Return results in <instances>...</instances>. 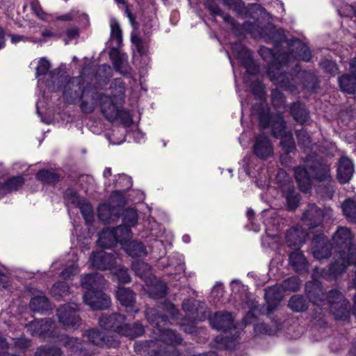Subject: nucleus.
Listing matches in <instances>:
<instances>
[{"label":"nucleus","mask_w":356,"mask_h":356,"mask_svg":"<svg viewBox=\"0 0 356 356\" xmlns=\"http://www.w3.org/2000/svg\"><path fill=\"white\" fill-rule=\"evenodd\" d=\"M339 12L346 17H356V8L351 5H346Z\"/></svg>","instance_id":"nucleus-55"},{"label":"nucleus","mask_w":356,"mask_h":356,"mask_svg":"<svg viewBox=\"0 0 356 356\" xmlns=\"http://www.w3.org/2000/svg\"><path fill=\"white\" fill-rule=\"evenodd\" d=\"M64 95L70 102H74L80 99L81 101L80 106L85 113H92L97 106V99H100L95 90L92 88L81 89V86L78 83H74V81H70L64 90Z\"/></svg>","instance_id":"nucleus-3"},{"label":"nucleus","mask_w":356,"mask_h":356,"mask_svg":"<svg viewBox=\"0 0 356 356\" xmlns=\"http://www.w3.org/2000/svg\"><path fill=\"white\" fill-rule=\"evenodd\" d=\"M223 4L227 6L233 10L241 13L243 7V3L241 0H220Z\"/></svg>","instance_id":"nucleus-50"},{"label":"nucleus","mask_w":356,"mask_h":356,"mask_svg":"<svg viewBox=\"0 0 356 356\" xmlns=\"http://www.w3.org/2000/svg\"><path fill=\"white\" fill-rule=\"evenodd\" d=\"M30 308L33 312H42L50 309V304L48 299L40 294L31 298Z\"/></svg>","instance_id":"nucleus-25"},{"label":"nucleus","mask_w":356,"mask_h":356,"mask_svg":"<svg viewBox=\"0 0 356 356\" xmlns=\"http://www.w3.org/2000/svg\"><path fill=\"white\" fill-rule=\"evenodd\" d=\"M30 341L26 338H19L15 341V346L19 348H26L29 346Z\"/></svg>","instance_id":"nucleus-60"},{"label":"nucleus","mask_w":356,"mask_h":356,"mask_svg":"<svg viewBox=\"0 0 356 356\" xmlns=\"http://www.w3.org/2000/svg\"><path fill=\"white\" fill-rule=\"evenodd\" d=\"M259 124L262 127H266L270 124L271 118L268 113H261L259 116Z\"/></svg>","instance_id":"nucleus-58"},{"label":"nucleus","mask_w":356,"mask_h":356,"mask_svg":"<svg viewBox=\"0 0 356 356\" xmlns=\"http://www.w3.org/2000/svg\"><path fill=\"white\" fill-rule=\"evenodd\" d=\"M332 245L324 235L316 236L312 241L311 252L317 260L328 258L331 254Z\"/></svg>","instance_id":"nucleus-13"},{"label":"nucleus","mask_w":356,"mask_h":356,"mask_svg":"<svg viewBox=\"0 0 356 356\" xmlns=\"http://www.w3.org/2000/svg\"><path fill=\"white\" fill-rule=\"evenodd\" d=\"M131 40L136 46L138 53L141 56H146L148 52L147 42L143 40L137 33H132L131 35Z\"/></svg>","instance_id":"nucleus-32"},{"label":"nucleus","mask_w":356,"mask_h":356,"mask_svg":"<svg viewBox=\"0 0 356 356\" xmlns=\"http://www.w3.org/2000/svg\"><path fill=\"white\" fill-rule=\"evenodd\" d=\"M100 106L102 113L109 121H113L118 118H121L124 115L126 118L125 123L129 124L131 121L129 114L125 111H120L108 96L101 95Z\"/></svg>","instance_id":"nucleus-11"},{"label":"nucleus","mask_w":356,"mask_h":356,"mask_svg":"<svg viewBox=\"0 0 356 356\" xmlns=\"http://www.w3.org/2000/svg\"><path fill=\"white\" fill-rule=\"evenodd\" d=\"M291 113L294 120L300 124H304L308 120V112L300 103L293 104L291 107Z\"/></svg>","instance_id":"nucleus-27"},{"label":"nucleus","mask_w":356,"mask_h":356,"mask_svg":"<svg viewBox=\"0 0 356 356\" xmlns=\"http://www.w3.org/2000/svg\"><path fill=\"white\" fill-rule=\"evenodd\" d=\"M50 68V63L49 60H47L45 58H41L39 62L38 65L36 67V75L40 76V75H44L47 73Z\"/></svg>","instance_id":"nucleus-49"},{"label":"nucleus","mask_w":356,"mask_h":356,"mask_svg":"<svg viewBox=\"0 0 356 356\" xmlns=\"http://www.w3.org/2000/svg\"><path fill=\"white\" fill-rule=\"evenodd\" d=\"M232 316L228 312H217L210 319L211 326L216 330H227L232 325Z\"/></svg>","instance_id":"nucleus-20"},{"label":"nucleus","mask_w":356,"mask_h":356,"mask_svg":"<svg viewBox=\"0 0 356 356\" xmlns=\"http://www.w3.org/2000/svg\"><path fill=\"white\" fill-rule=\"evenodd\" d=\"M283 286H273L268 287L265 291V298L268 302L280 301L282 299Z\"/></svg>","instance_id":"nucleus-34"},{"label":"nucleus","mask_w":356,"mask_h":356,"mask_svg":"<svg viewBox=\"0 0 356 356\" xmlns=\"http://www.w3.org/2000/svg\"><path fill=\"white\" fill-rule=\"evenodd\" d=\"M183 309L186 313L194 314L197 309L195 307V300H186L183 302L182 305Z\"/></svg>","instance_id":"nucleus-56"},{"label":"nucleus","mask_w":356,"mask_h":356,"mask_svg":"<svg viewBox=\"0 0 356 356\" xmlns=\"http://www.w3.org/2000/svg\"><path fill=\"white\" fill-rule=\"evenodd\" d=\"M339 83L342 91L354 94L356 92V77L351 75H344L339 79Z\"/></svg>","instance_id":"nucleus-26"},{"label":"nucleus","mask_w":356,"mask_h":356,"mask_svg":"<svg viewBox=\"0 0 356 356\" xmlns=\"http://www.w3.org/2000/svg\"><path fill=\"white\" fill-rule=\"evenodd\" d=\"M290 264L293 269L298 273H304L307 270L308 264L303 254L299 251H295L289 255Z\"/></svg>","instance_id":"nucleus-23"},{"label":"nucleus","mask_w":356,"mask_h":356,"mask_svg":"<svg viewBox=\"0 0 356 356\" xmlns=\"http://www.w3.org/2000/svg\"><path fill=\"white\" fill-rule=\"evenodd\" d=\"M354 166L352 161L346 157H341L339 161L337 179L341 184L348 183L353 177Z\"/></svg>","instance_id":"nucleus-17"},{"label":"nucleus","mask_w":356,"mask_h":356,"mask_svg":"<svg viewBox=\"0 0 356 356\" xmlns=\"http://www.w3.org/2000/svg\"><path fill=\"white\" fill-rule=\"evenodd\" d=\"M111 58L113 60V65L115 69L120 71L121 73H124L126 70H124V65L127 63V59L124 58V55H121L119 52L115 54H111Z\"/></svg>","instance_id":"nucleus-43"},{"label":"nucleus","mask_w":356,"mask_h":356,"mask_svg":"<svg viewBox=\"0 0 356 356\" xmlns=\"http://www.w3.org/2000/svg\"><path fill=\"white\" fill-rule=\"evenodd\" d=\"M115 199H116L118 200V206H122L124 204V198L120 193L115 192V193H113V195L111 196L112 203H114Z\"/></svg>","instance_id":"nucleus-62"},{"label":"nucleus","mask_w":356,"mask_h":356,"mask_svg":"<svg viewBox=\"0 0 356 356\" xmlns=\"http://www.w3.org/2000/svg\"><path fill=\"white\" fill-rule=\"evenodd\" d=\"M294 48L296 51L293 49V52L291 54L290 56L305 61H309L310 60L312 57L311 52L306 45L298 41L294 43Z\"/></svg>","instance_id":"nucleus-28"},{"label":"nucleus","mask_w":356,"mask_h":356,"mask_svg":"<svg viewBox=\"0 0 356 356\" xmlns=\"http://www.w3.org/2000/svg\"><path fill=\"white\" fill-rule=\"evenodd\" d=\"M307 233L302 228H291L286 234V243L289 247L298 248L305 241Z\"/></svg>","instance_id":"nucleus-19"},{"label":"nucleus","mask_w":356,"mask_h":356,"mask_svg":"<svg viewBox=\"0 0 356 356\" xmlns=\"http://www.w3.org/2000/svg\"><path fill=\"white\" fill-rule=\"evenodd\" d=\"M148 291L154 298L163 297L167 293V286L163 282L156 281L154 286L148 289Z\"/></svg>","instance_id":"nucleus-40"},{"label":"nucleus","mask_w":356,"mask_h":356,"mask_svg":"<svg viewBox=\"0 0 356 356\" xmlns=\"http://www.w3.org/2000/svg\"><path fill=\"white\" fill-rule=\"evenodd\" d=\"M332 216V210L330 207L321 209L315 204H309L303 213L302 220L305 226L311 229L320 225L324 220H329Z\"/></svg>","instance_id":"nucleus-5"},{"label":"nucleus","mask_w":356,"mask_h":356,"mask_svg":"<svg viewBox=\"0 0 356 356\" xmlns=\"http://www.w3.org/2000/svg\"><path fill=\"white\" fill-rule=\"evenodd\" d=\"M89 261L93 268L105 270H110L115 266L116 257L111 253H108L104 250H99L92 252Z\"/></svg>","instance_id":"nucleus-12"},{"label":"nucleus","mask_w":356,"mask_h":356,"mask_svg":"<svg viewBox=\"0 0 356 356\" xmlns=\"http://www.w3.org/2000/svg\"><path fill=\"white\" fill-rule=\"evenodd\" d=\"M130 240L131 238L122 244L123 248L129 255L132 257H138L146 254L145 248L141 243L130 241Z\"/></svg>","instance_id":"nucleus-24"},{"label":"nucleus","mask_w":356,"mask_h":356,"mask_svg":"<svg viewBox=\"0 0 356 356\" xmlns=\"http://www.w3.org/2000/svg\"><path fill=\"white\" fill-rule=\"evenodd\" d=\"M36 178L45 184H55L60 178L59 175L54 170H42L36 175Z\"/></svg>","instance_id":"nucleus-30"},{"label":"nucleus","mask_w":356,"mask_h":356,"mask_svg":"<svg viewBox=\"0 0 356 356\" xmlns=\"http://www.w3.org/2000/svg\"><path fill=\"white\" fill-rule=\"evenodd\" d=\"M300 284L299 279L296 277H292L285 280L282 286L284 290L297 291Z\"/></svg>","instance_id":"nucleus-47"},{"label":"nucleus","mask_w":356,"mask_h":356,"mask_svg":"<svg viewBox=\"0 0 356 356\" xmlns=\"http://www.w3.org/2000/svg\"><path fill=\"white\" fill-rule=\"evenodd\" d=\"M132 269L136 274L143 279L151 280L152 273L150 266L141 261H136L132 264Z\"/></svg>","instance_id":"nucleus-31"},{"label":"nucleus","mask_w":356,"mask_h":356,"mask_svg":"<svg viewBox=\"0 0 356 356\" xmlns=\"http://www.w3.org/2000/svg\"><path fill=\"white\" fill-rule=\"evenodd\" d=\"M111 38L115 40L118 45L120 46L122 43V30L118 22L115 19L111 21Z\"/></svg>","instance_id":"nucleus-41"},{"label":"nucleus","mask_w":356,"mask_h":356,"mask_svg":"<svg viewBox=\"0 0 356 356\" xmlns=\"http://www.w3.org/2000/svg\"><path fill=\"white\" fill-rule=\"evenodd\" d=\"M131 236L130 229L124 226H118L112 230L108 229L103 230L99 234L97 243L102 248H110L117 242L120 244L125 243L131 238Z\"/></svg>","instance_id":"nucleus-4"},{"label":"nucleus","mask_w":356,"mask_h":356,"mask_svg":"<svg viewBox=\"0 0 356 356\" xmlns=\"http://www.w3.org/2000/svg\"><path fill=\"white\" fill-rule=\"evenodd\" d=\"M57 316L60 323L70 327H77L81 319L77 314V305L74 303L65 305L57 310Z\"/></svg>","instance_id":"nucleus-7"},{"label":"nucleus","mask_w":356,"mask_h":356,"mask_svg":"<svg viewBox=\"0 0 356 356\" xmlns=\"http://www.w3.org/2000/svg\"><path fill=\"white\" fill-rule=\"evenodd\" d=\"M259 54L264 58V60H268L272 57L271 51L266 47H262L259 49Z\"/></svg>","instance_id":"nucleus-64"},{"label":"nucleus","mask_w":356,"mask_h":356,"mask_svg":"<svg viewBox=\"0 0 356 356\" xmlns=\"http://www.w3.org/2000/svg\"><path fill=\"white\" fill-rule=\"evenodd\" d=\"M114 274L116 276L118 280L120 282L127 283L130 282V276L126 268L120 267L116 269Z\"/></svg>","instance_id":"nucleus-52"},{"label":"nucleus","mask_w":356,"mask_h":356,"mask_svg":"<svg viewBox=\"0 0 356 356\" xmlns=\"http://www.w3.org/2000/svg\"><path fill=\"white\" fill-rule=\"evenodd\" d=\"M306 291L309 299L314 304L318 305L326 300L336 319L345 320L348 317V302L339 291L332 290L326 296L322 286L317 282H308Z\"/></svg>","instance_id":"nucleus-1"},{"label":"nucleus","mask_w":356,"mask_h":356,"mask_svg":"<svg viewBox=\"0 0 356 356\" xmlns=\"http://www.w3.org/2000/svg\"><path fill=\"white\" fill-rule=\"evenodd\" d=\"M24 180L22 177H13L0 185V191L4 193L18 190L22 186Z\"/></svg>","instance_id":"nucleus-29"},{"label":"nucleus","mask_w":356,"mask_h":356,"mask_svg":"<svg viewBox=\"0 0 356 356\" xmlns=\"http://www.w3.org/2000/svg\"><path fill=\"white\" fill-rule=\"evenodd\" d=\"M69 286L64 282L55 284L51 288V293L54 296H63L68 293Z\"/></svg>","instance_id":"nucleus-44"},{"label":"nucleus","mask_w":356,"mask_h":356,"mask_svg":"<svg viewBox=\"0 0 356 356\" xmlns=\"http://www.w3.org/2000/svg\"><path fill=\"white\" fill-rule=\"evenodd\" d=\"M84 336L90 343L100 347L115 348L120 344V341L115 336L106 334L96 328L86 330Z\"/></svg>","instance_id":"nucleus-9"},{"label":"nucleus","mask_w":356,"mask_h":356,"mask_svg":"<svg viewBox=\"0 0 356 356\" xmlns=\"http://www.w3.org/2000/svg\"><path fill=\"white\" fill-rule=\"evenodd\" d=\"M80 209L81 213L87 223H90L94 217L93 210L90 204L86 202L85 200H82L81 203L78 204Z\"/></svg>","instance_id":"nucleus-37"},{"label":"nucleus","mask_w":356,"mask_h":356,"mask_svg":"<svg viewBox=\"0 0 356 356\" xmlns=\"http://www.w3.org/2000/svg\"><path fill=\"white\" fill-rule=\"evenodd\" d=\"M342 211L346 218L351 222H356V202L346 200L341 206Z\"/></svg>","instance_id":"nucleus-33"},{"label":"nucleus","mask_w":356,"mask_h":356,"mask_svg":"<svg viewBox=\"0 0 356 356\" xmlns=\"http://www.w3.org/2000/svg\"><path fill=\"white\" fill-rule=\"evenodd\" d=\"M312 177L323 181L330 177V167L322 161H316L313 165L309 164Z\"/></svg>","instance_id":"nucleus-22"},{"label":"nucleus","mask_w":356,"mask_h":356,"mask_svg":"<svg viewBox=\"0 0 356 356\" xmlns=\"http://www.w3.org/2000/svg\"><path fill=\"white\" fill-rule=\"evenodd\" d=\"M284 129L285 122L279 115L277 122L272 125V131L275 137L281 138L280 145L288 154L295 150L296 145L292 134L290 132L286 133Z\"/></svg>","instance_id":"nucleus-8"},{"label":"nucleus","mask_w":356,"mask_h":356,"mask_svg":"<svg viewBox=\"0 0 356 356\" xmlns=\"http://www.w3.org/2000/svg\"><path fill=\"white\" fill-rule=\"evenodd\" d=\"M289 306L295 312H302L307 308L305 300L300 296H293L289 300Z\"/></svg>","instance_id":"nucleus-38"},{"label":"nucleus","mask_w":356,"mask_h":356,"mask_svg":"<svg viewBox=\"0 0 356 356\" xmlns=\"http://www.w3.org/2000/svg\"><path fill=\"white\" fill-rule=\"evenodd\" d=\"M112 211L111 210V205L108 204H102L98 208V216L102 221L107 222L111 216Z\"/></svg>","instance_id":"nucleus-45"},{"label":"nucleus","mask_w":356,"mask_h":356,"mask_svg":"<svg viewBox=\"0 0 356 356\" xmlns=\"http://www.w3.org/2000/svg\"><path fill=\"white\" fill-rule=\"evenodd\" d=\"M61 340L63 341L64 346L71 350L72 353H76L81 350L82 343L79 339L65 336Z\"/></svg>","instance_id":"nucleus-39"},{"label":"nucleus","mask_w":356,"mask_h":356,"mask_svg":"<svg viewBox=\"0 0 356 356\" xmlns=\"http://www.w3.org/2000/svg\"><path fill=\"white\" fill-rule=\"evenodd\" d=\"M106 280L99 273L88 274L81 279V286L86 290L83 295L84 302L93 310L108 309L111 298L102 291Z\"/></svg>","instance_id":"nucleus-2"},{"label":"nucleus","mask_w":356,"mask_h":356,"mask_svg":"<svg viewBox=\"0 0 356 356\" xmlns=\"http://www.w3.org/2000/svg\"><path fill=\"white\" fill-rule=\"evenodd\" d=\"M277 179L280 183V187L284 195L288 208L291 210L295 209L299 202V196L295 192L292 182L284 171L278 172Z\"/></svg>","instance_id":"nucleus-6"},{"label":"nucleus","mask_w":356,"mask_h":356,"mask_svg":"<svg viewBox=\"0 0 356 356\" xmlns=\"http://www.w3.org/2000/svg\"><path fill=\"white\" fill-rule=\"evenodd\" d=\"M271 95L273 104L275 106L280 107L284 103L283 95L278 89L273 90Z\"/></svg>","instance_id":"nucleus-53"},{"label":"nucleus","mask_w":356,"mask_h":356,"mask_svg":"<svg viewBox=\"0 0 356 356\" xmlns=\"http://www.w3.org/2000/svg\"><path fill=\"white\" fill-rule=\"evenodd\" d=\"M209 9L211 11L212 15L221 16L223 18L225 22H229L232 24H234L233 19L230 16H229L227 15H225L217 6L209 5Z\"/></svg>","instance_id":"nucleus-51"},{"label":"nucleus","mask_w":356,"mask_h":356,"mask_svg":"<svg viewBox=\"0 0 356 356\" xmlns=\"http://www.w3.org/2000/svg\"><path fill=\"white\" fill-rule=\"evenodd\" d=\"M41 35L44 38L43 39L35 40L33 42L35 43L45 42L48 38H60V36L50 29H43L41 31Z\"/></svg>","instance_id":"nucleus-54"},{"label":"nucleus","mask_w":356,"mask_h":356,"mask_svg":"<svg viewBox=\"0 0 356 356\" xmlns=\"http://www.w3.org/2000/svg\"><path fill=\"white\" fill-rule=\"evenodd\" d=\"M125 316L120 314L111 315H102L99 318V325L108 330H112L119 334H127L124 328L125 325Z\"/></svg>","instance_id":"nucleus-10"},{"label":"nucleus","mask_w":356,"mask_h":356,"mask_svg":"<svg viewBox=\"0 0 356 356\" xmlns=\"http://www.w3.org/2000/svg\"><path fill=\"white\" fill-rule=\"evenodd\" d=\"M124 328H125L126 333L127 332V334H121V335L131 339L140 337L145 332L144 327L138 323H135L133 325L126 323Z\"/></svg>","instance_id":"nucleus-35"},{"label":"nucleus","mask_w":356,"mask_h":356,"mask_svg":"<svg viewBox=\"0 0 356 356\" xmlns=\"http://www.w3.org/2000/svg\"><path fill=\"white\" fill-rule=\"evenodd\" d=\"M77 266L73 264L72 266L65 268L62 272V276L65 279L70 278L71 275H73L77 273Z\"/></svg>","instance_id":"nucleus-57"},{"label":"nucleus","mask_w":356,"mask_h":356,"mask_svg":"<svg viewBox=\"0 0 356 356\" xmlns=\"http://www.w3.org/2000/svg\"><path fill=\"white\" fill-rule=\"evenodd\" d=\"M296 135L298 145L304 149V151L306 152L312 148V145L310 137L305 130L298 131Z\"/></svg>","instance_id":"nucleus-42"},{"label":"nucleus","mask_w":356,"mask_h":356,"mask_svg":"<svg viewBox=\"0 0 356 356\" xmlns=\"http://www.w3.org/2000/svg\"><path fill=\"white\" fill-rule=\"evenodd\" d=\"M268 76L272 81L280 88L293 92L296 90L293 84L291 83V75L283 73L280 68H275L273 65L268 69Z\"/></svg>","instance_id":"nucleus-15"},{"label":"nucleus","mask_w":356,"mask_h":356,"mask_svg":"<svg viewBox=\"0 0 356 356\" xmlns=\"http://www.w3.org/2000/svg\"><path fill=\"white\" fill-rule=\"evenodd\" d=\"M62 353L59 348H39L36 353L35 356H61Z\"/></svg>","instance_id":"nucleus-46"},{"label":"nucleus","mask_w":356,"mask_h":356,"mask_svg":"<svg viewBox=\"0 0 356 356\" xmlns=\"http://www.w3.org/2000/svg\"><path fill=\"white\" fill-rule=\"evenodd\" d=\"M65 198L67 203L78 206L83 199H80L76 191L72 189H68L65 193Z\"/></svg>","instance_id":"nucleus-48"},{"label":"nucleus","mask_w":356,"mask_h":356,"mask_svg":"<svg viewBox=\"0 0 356 356\" xmlns=\"http://www.w3.org/2000/svg\"><path fill=\"white\" fill-rule=\"evenodd\" d=\"M321 65L323 68L330 73H333L337 69L335 63L328 60L323 61Z\"/></svg>","instance_id":"nucleus-59"},{"label":"nucleus","mask_w":356,"mask_h":356,"mask_svg":"<svg viewBox=\"0 0 356 356\" xmlns=\"http://www.w3.org/2000/svg\"><path fill=\"white\" fill-rule=\"evenodd\" d=\"M116 297L120 302L126 307L127 312L132 310L135 302V296L132 291L124 287H118Z\"/></svg>","instance_id":"nucleus-21"},{"label":"nucleus","mask_w":356,"mask_h":356,"mask_svg":"<svg viewBox=\"0 0 356 356\" xmlns=\"http://www.w3.org/2000/svg\"><path fill=\"white\" fill-rule=\"evenodd\" d=\"M253 153L261 159H266L273 155V147L270 139L264 136L256 137L252 147Z\"/></svg>","instance_id":"nucleus-14"},{"label":"nucleus","mask_w":356,"mask_h":356,"mask_svg":"<svg viewBox=\"0 0 356 356\" xmlns=\"http://www.w3.org/2000/svg\"><path fill=\"white\" fill-rule=\"evenodd\" d=\"M122 220L124 224L122 226L129 227L134 226L138 222V214L134 209H127L122 213Z\"/></svg>","instance_id":"nucleus-36"},{"label":"nucleus","mask_w":356,"mask_h":356,"mask_svg":"<svg viewBox=\"0 0 356 356\" xmlns=\"http://www.w3.org/2000/svg\"><path fill=\"white\" fill-rule=\"evenodd\" d=\"M294 175L300 189L305 193H307L311 188L312 175L309 169V162H307V169L302 167H297L294 169Z\"/></svg>","instance_id":"nucleus-18"},{"label":"nucleus","mask_w":356,"mask_h":356,"mask_svg":"<svg viewBox=\"0 0 356 356\" xmlns=\"http://www.w3.org/2000/svg\"><path fill=\"white\" fill-rule=\"evenodd\" d=\"M66 35L70 40L75 39L79 37V30L76 28L67 29Z\"/></svg>","instance_id":"nucleus-63"},{"label":"nucleus","mask_w":356,"mask_h":356,"mask_svg":"<svg viewBox=\"0 0 356 356\" xmlns=\"http://www.w3.org/2000/svg\"><path fill=\"white\" fill-rule=\"evenodd\" d=\"M54 323L50 318L35 320L26 325L28 331L33 336L46 337L53 327Z\"/></svg>","instance_id":"nucleus-16"},{"label":"nucleus","mask_w":356,"mask_h":356,"mask_svg":"<svg viewBox=\"0 0 356 356\" xmlns=\"http://www.w3.org/2000/svg\"><path fill=\"white\" fill-rule=\"evenodd\" d=\"M76 13L74 10L65 14L63 15H60L56 18L58 21H71L74 19Z\"/></svg>","instance_id":"nucleus-61"}]
</instances>
